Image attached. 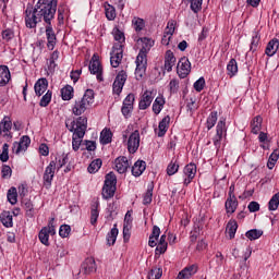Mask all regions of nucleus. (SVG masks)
<instances>
[{
  "label": "nucleus",
  "mask_w": 279,
  "mask_h": 279,
  "mask_svg": "<svg viewBox=\"0 0 279 279\" xmlns=\"http://www.w3.org/2000/svg\"><path fill=\"white\" fill-rule=\"evenodd\" d=\"M56 12H58V0H38L35 8L27 5L25 10V23L28 29H35L41 21L46 23L47 48L49 51H53L56 45H58V37L51 24V21L56 19Z\"/></svg>",
  "instance_id": "nucleus-1"
},
{
  "label": "nucleus",
  "mask_w": 279,
  "mask_h": 279,
  "mask_svg": "<svg viewBox=\"0 0 279 279\" xmlns=\"http://www.w3.org/2000/svg\"><path fill=\"white\" fill-rule=\"evenodd\" d=\"M138 43H142V48L135 61V80L141 81L145 80V75H147V53H149L150 49L154 47V40L144 37L140 38Z\"/></svg>",
  "instance_id": "nucleus-2"
},
{
  "label": "nucleus",
  "mask_w": 279,
  "mask_h": 279,
  "mask_svg": "<svg viewBox=\"0 0 279 279\" xmlns=\"http://www.w3.org/2000/svg\"><path fill=\"white\" fill-rule=\"evenodd\" d=\"M94 101H95V90L93 89L85 90L84 96L81 99L75 100L74 107L72 108L73 114H75V117H81V114H84V112H86V110H88V108L93 106Z\"/></svg>",
  "instance_id": "nucleus-3"
},
{
  "label": "nucleus",
  "mask_w": 279,
  "mask_h": 279,
  "mask_svg": "<svg viewBox=\"0 0 279 279\" xmlns=\"http://www.w3.org/2000/svg\"><path fill=\"white\" fill-rule=\"evenodd\" d=\"M114 193H117V174L109 172L105 177L101 195L105 199H112Z\"/></svg>",
  "instance_id": "nucleus-4"
},
{
  "label": "nucleus",
  "mask_w": 279,
  "mask_h": 279,
  "mask_svg": "<svg viewBox=\"0 0 279 279\" xmlns=\"http://www.w3.org/2000/svg\"><path fill=\"white\" fill-rule=\"evenodd\" d=\"M227 134H228V126H226L225 118H221L218 121V124L216 126V135L213 138L214 145H215V147H217V149H219V147H221V141H223V138H226Z\"/></svg>",
  "instance_id": "nucleus-5"
},
{
  "label": "nucleus",
  "mask_w": 279,
  "mask_h": 279,
  "mask_svg": "<svg viewBox=\"0 0 279 279\" xmlns=\"http://www.w3.org/2000/svg\"><path fill=\"white\" fill-rule=\"evenodd\" d=\"M89 71L92 75H96L98 82H104V68L101 66L98 54H94L92 57L89 62Z\"/></svg>",
  "instance_id": "nucleus-6"
},
{
  "label": "nucleus",
  "mask_w": 279,
  "mask_h": 279,
  "mask_svg": "<svg viewBox=\"0 0 279 279\" xmlns=\"http://www.w3.org/2000/svg\"><path fill=\"white\" fill-rule=\"evenodd\" d=\"M54 219L51 218V220L48 222L47 227H44L39 231V241L43 243V245L49 246V234L53 235L56 234V226H53Z\"/></svg>",
  "instance_id": "nucleus-7"
},
{
  "label": "nucleus",
  "mask_w": 279,
  "mask_h": 279,
  "mask_svg": "<svg viewBox=\"0 0 279 279\" xmlns=\"http://www.w3.org/2000/svg\"><path fill=\"white\" fill-rule=\"evenodd\" d=\"M122 60H123V45L114 44L111 51V58H110L111 66L113 69H118Z\"/></svg>",
  "instance_id": "nucleus-8"
},
{
  "label": "nucleus",
  "mask_w": 279,
  "mask_h": 279,
  "mask_svg": "<svg viewBox=\"0 0 279 279\" xmlns=\"http://www.w3.org/2000/svg\"><path fill=\"white\" fill-rule=\"evenodd\" d=\"M177 73L181 80L189 77L191 73V61H189V58L183 57L180 59L177 65Z\"/></svg>",
  "instance_id": "nucleus-9"
},
{
  "label": "nucleus",
  "mask_w": 279,
  "mask_h": 279,
  "mask_svg": "<svg viewBox=\"0 0 279 279\" xmlns=\"http://www.w3.org/2000/svg\"><path fill=\"white\" fill-rule=\"evenodd\" d=\"M138 147H141V133L138 130H135L128 140V151L130 154H136L138 151Z\"/></svg>",
  "instance_id": "nucleus-10"
},
{
  "label": "nucleus",
  "mask_w": 279,
  "mask_h": 279,
  "mask_svg": "<svg viewBox=\"0 0 279 279\" xmlns=\"http://www.w3.org/2000/svg\"><path fill=\"white\" fill-rule=\"evenodd\" d=\"M125 82H128V72L124 70L120 71L116 76L113 82V93L114 95H121L123 90V86H125Z\"/></svg>",
  "instance_id": "nucleus-11"
},
{
  "label": "nucleus",
  "mask_w": 279,
  "mask_h": 279,
  "mask_svg": "<svg viewBox=\"0 0 279 279\" xmlns=\"http://www.w3.org/2000/svg\"><path fill=\"white\" fill-rule=\"evenodd\" d=\"M56 165H58V161H50V163L47 166L45 172H44V184L49 189L51 186V182H53V178L56 175Z\"/></svg>",
  "instance_id": "nucleus-12"
},
{
  "label": "nucleus",
  "mask_w": 279,
  "mask_h": 279,
  "mask_svg": "<svg viewBox=\"0 0 279 279\" xmlns=\"http://www.w3.org/2000/svg\"><path fill=\"white\" fill-rule=\"evenodd\" d=\"M184 175L186 178L183 181L184 186H189L191 182H193V179L197 174V166L195 163H189L183 169Z\"/></svg>",
  "instance_id": "nucleus-13"
},
{
  "label": "nucleus",
  "mask_w": 279,
  "mask_h": 279,
  "mask_svg": "<svg viewBox=\"0 0 279 279\" xmlns=\"http://www.w3.org/2000/svg\"><path fill=\"white\" fill-rule=\"evenodd\" d=\"M12 120L9 117H4L3 120L0 122V134L3 138H12Z\"/></svg>",
  "instance_id": "nucleus-14"
},
{
  "label": "nucleus",
  "mask_w": 279,
  "mask_h": 279,
  "mask_svg": "<svg viewBox=\"0 0 279 279\" xmlns=\"http://www.w3.org/2000/svg\"><path fill=\"white\" fill-rule=\"evenodd\" d=\"M32 143V140L27 135H23L20 140V142L13 143V151L15 154H19L20 151H26L27 147H29V144Z\"/></svg>",
  "instance_id": "nucleus-15"
},
{
  "label": "nucleus",
  "mask_w": 279,
  "mask_h": 279,
  "mask_svg": "<svg viewBox=\"0 0 279 279\" xmlns=\"http://www.w3.org/2000/svg\"><path fill=\"white\" fill-rule=\"evenodd\" d=\"M154 101V90H145L138 104L140 110H147Z\"/></svg>",
  "instance_id": "nucleus-16"
},
{
  "label": "nucleus",
  "mask_w": 279,
  "mask_h": 279,
  "mask_svg": "<svg viewBox=\"0 0 279 279\" xmlns=\"http://www.w3.org/2000/svg\"><path fill=\"white\" fill-rule=\"evenodd\" d=\"M116 170L118 173H126L128 169H130V161L128 160V157L120 156L114 160Z\"/></svg>",
  "instance_id": "nucleus-17"
},
{
  "label": "nucleus",
  "mask_w": 279,
  "mask_h": 279,
  "mask_svg": "<svg viewBox=\"0 0 279 279\" xmlns=\"http://www.w3.org/2000/svg\"><path fill=\"white\" fill-rule=\"evenodd\" d=\"M198 269V266L197 264H193L191 266H187L185 268H183L177 279H190V278H193V276H195V272L197 271Z\"/></svg>",
  "instance_id": "nucleus-18"
},
{
  "label": "nucleus",
  "mask_w": 279,
  "mask_h": 279,
  "mask_svg": "<svg viewBox=\"0 0 279 279\" xmlns=\"http://www.w3.org/2000/svg\"><path fill=\"white\" fill-rule=\"evenodd\" d=\"M47 88H49V81L47 78H39L34 86L35 95L37 97L45 95Z\"/></svg>",
  "instance_id": "nucleus-19"
},
{
  "label": "nucleus",
  "mask_w": 279,
  "mask_h": 279,
  "mask_svg": "<svg viewBox=\"0 0 279 279\" xmlns=\"http://www.w3.org/2000/svg\"><path fill=\"white\" fill-rule=\"evenodd\" d=\"M165 70L168 71V73H171L173 71V66H175V56L173 54V51L167 50L165 56Z\"/></svg>",
  "instance_id": "nucleus-20"
},
{
  "label": "nucleus",
  "mask_w": 279,
  "mask_h": 279,
  "mask_svg": "<svg viewBox=\"0 0 279 279\" xmlns=\"http://www.w3.org/2000/svg\"><path fill=\"white\" fill-rule=\"evenodd\" d=\"M225 208L227 215H234V213H236V208H239V201L236 197H228L225 203Z\"/></svg>",
  "instance_id": "nucleus-21"
},
{
  "label": "nucleus",
  "mask_w": 279,
  "mask_h": 279,
  "mask_svg": "<svg viewBox=\"0 0 279 279\" xmlns=\"http://www.w3.org/2000/svg\"><path fill=\"white\" fill-rule=\"evenodd\" d=\"M96 269L97 267L93 257L86 258L81 266V271H83L84 274H93V271H96Z\"/></svg>",
  "instance_id": "nucleus-22"
},
{
  "label": "nucleus",
  "mask_w": 279,
  "mask_h": 279,
  "mask_svg": "<svg viewBox=\"0 0 279 279\" xmlns=\"http://www.w3.org/2000/svg\"><path fill=\"white\" fill-rule=\"evenodd\" d=\"M145 169H147V163L144 160H137L132 167V175L140 178V175H143Z\"/></svg>",
  "instance_id": "nucleus-23"
},
{
  "label": "nucleus",
  "mask_w": 279,
  "mask_h": 279,
  "mask_svg": "<svg viewBox=\"0 0 279 279\" xmlns=\"http://www.w3.org/2000/svg\"><path fill=\"white\" fill-rule=\"evenodd\" d=\"M10 80L11 74L8 65H0V86H7Z\"/></svg>",
  "instance_id": "nucleus-24"
},
{
  "label": "nucleus",
  "mask_w": 279,
  "mask_h": 279,
  "mask_svg": "<svg viewBox=\"0 0 279 279\" xmlns=\"http://www.w3.org/2000/svg\"><path fill=\"white\" fill-rule=\"evenodd\" d=\"M236 230H239V225L236 223V220H230L227 223L226 232L230 240L234 239L236 234Z\"/></svg>",
  "instance_id": "nucleus-25"
},
{
  "label": "nucleus",
  "mask_w": 279,
  "mask_h": 279,
  "mask_svg": "<svg viewBox=\"0 0 279 279\" xmlns=\"http://www.w3.org/2000/svg\"><path fill=\"white\" fill-rule=\"evenodd\" d=\"M260 128H263V118L257 116L251 121V132L253 134H258V132H260Z\"/></svg>",
  "instance_id": "nucleus-26"
},
{
  "label": "nucleus",
  "mask_w": 279,
  "mask_h": 279,
  "mask_svg": "<svg viewBox=\"0 0 279 279\" xmlns=\"http://www.w3.org/2000/svg\"><path fill=\"white\" fill-rule=\"evenodd\" d=\"M171 121V117L166 116L160 122H159V132L158 136L162 137L165 134H167V129L169 128V123Z\"/></svg>",
  "instance_id": "nucleus-27"
},
{
  "label": "nucleus",
  "mask_w": 279,
  "mask_h": 279,
  "mask_svg": "<svg viewBox=\"0 0 279 279\" xmlns=\"http://www.w3.org/2000/svg\"><path fill=\"white\" fill-rule=\"evenodd\" d=\"M0 221L4 228H12V226H14V222L12 221V214L10 211H3L0 215Z\"/></svg>",
  "instance_id": "nucleus-28"
},
{
  "label": "nucleus",
  "mask_w": 279,
  "mask_h": 279,
  "mask_svg": "<svg viewBox=\"0 0 279 279\" xmlns=\"http://www.w3.org/2000/svg\"><path fill=\"white\" fill-rule=\"evenodd\" d=\"M117 236H119V229H117V225H114L110 232L107 234V245H109V247L117 243Z\"/></svg>",
  "instance_id": "nucleus-29"
},
{
  "label": "nucleus",
  "mask_w": 279,
  "mask_h": 279,
  "mask_svg": "<svg viewBox=\"0 0 279 279\" xmlns=\"http://www.w3.org/2000/svg\"><path fill=\"white\" fill-rule=\"evenodd\" d=\"M165 98L162 96H158L153 104V112H155L156 114H160V112L165 108Z\"/></svg>",
  "instance_id": "nucleus-30"
},
{
  "label": "nucleus",
  "mask_w": 279,
  "mask_h": 279,
  "mask_svg": "<svg viewBox=\"0 0 279 279\" xmlns=\"http://www.w3.org/2000/svg\"><path fill=\"white\" fill-rule=\"evenodd\" d=\"M227 72L229 77H234L236 73H239V65L236 63V59H231L227 64Z\"/></svg>",
  "instance_id": "nucleus-31"
},
{
  "label": "nucleus",
  "mask_w": 279,
  "mask_h": 279,
  "mask_svg": "<svg viewBox=\"0 0 279 279\" xmlns=\"http://www.w3.org/2000/svg\"><path fill=\"white\" fill-rule=\"evenodd\" d=\"M100 143L101 145H108L112 143V131L110 129H105L100 133Z\"/></svg>",
  "instance_id": "nucleus-32"
},
{
  "label": "nucleus",
  "mask_w": 279,
  "mask_h": 279,
  "mask_svg": "<svg viewBox=\"0 0 279 279\" xmlns=\"http://www.w3.org/2000/svg\"><path fill=\"white\" fill-rule=\"evenodd\" d=\"M61 97L63 101H71L73 99V86L66 85L61 88Z\"/></svg>",
  "instance_id": "nucleus-33"
},
{
  "label": "nucleus",
  "mask_w": 279,
  "mask_h": 279,
  "mask_svg": "<svg viewBox=\"0 0 279 279\" xmlns=\"http://www.w3.org/2000/svg\"><path fill=\"white\" fill-rule=\"evenodd\" d=\"M278 47H279L278 39L270 40L266 47V54H268L269 57L274 56L276 51H278Z\"/></svg>",
  "instance_id": "nucleus-34"
},
{
  "label": "nucleus",
  "mask_w": 279,
  "mask_h": 279,
  "mask_svg": "<svg viewBox=\"0 0 279 279\" xmlns=\"http://www.w3.org/2000/svg\"><path fill=\"white\" fill-rule=\"evenodd\" d=\"M22 206L26 211L27 217H34V204L28 198L22 199Z\"/></svg>",
  "instance_id": "nucleus-35"
},
{
  "label": "nucleus",
  "mask_w": 279,
  "mask_h": 279,
  "mask_svg": "<svg viewBox=\"0 0 279 279\" xmlns=\"http://www.w3.org/2000/svg\"><path fill=\"white\" fill-rule=\"evenodd\" d=\"M167 247H169V243H167V235L163 234L160 236L156 252L159 254H165V252H167Z\"/></svg>",
  "instance_id": "nucleus-36"
},
{
  "label": "nucleus",
  "mask_w": 279,
  "mask_h": 279,
  "mask_svg": "<svg viewBox=\"0 0 279 279\" xmlns=\"http://www.w3.org/2000/svg\"><path fill=\"white\" fill-rule=\"evenodd\" d=\"M154 197V185H149L146 193L143 195L144 206H149Z\"/></svg>",
  "instance_id": "nucleus-37"
},
{
  "label": "nucleus",
  "mask_w": 279,
  "mask_h": 279,
  "mask_svg": "<svg viewBox=\"0 0 279 279\" xmlns=\"http://www.w3.org/2000/svg\"><path fill=\"white\" fill-rule=\"evenodd\" d=\"M101 165H104V162L101 161V159H95L93 160L88 168L87 171L88 173H97V171H99V169H101Z\"/></svg>",
  "instance_id": "nucleus-38"
},
{
  "label": "nucleus",
  "mask_w": 279,
  "mask_h": 279,
  "mask_svg": "<svg viewBox=\"0 0 279 279\" xmlns=\"http://www.w3.org/2000/svg\"><path fill=\"white\" fill-rule=\"evenodd\" d=\"M97 208H99V203H96L95 205L92 206V210H90V223H92V226H96L97 225V219H99V210Z\"/></svg>",
  "instance_id": "nucleus-39"
},
{
  "label": "nucleus",
  "mask_w": 279,
  "mask_h": 279,
  "mask_svg": "<svg viewBox=\"0 0 279 279\" xmlns=\"http://www.w3.org/2000/svg\"><path fill=\"white\" fill-rule=\"evenodd\" d=\"M53 96V92L48 90L40 99L39 106L40 108H47L49 104H51V97Z\"/></svg>",
  "instance_id": "nucleus-40"
},
{
  "label": "nucleus",
  "mask_w": 279,
  "mask_h": 279,
  "mask_svg": "<svg viewBox=\"0 0 279 279\" xmlns=\"http://www.w3.org/2000/svg\"><path fill=\"white\" fill-rule=\"evenodd\" d=\"M245 236L246 239H250V241H256V239H260V236H263V231L258 229H252L246 232Z\"/></svg>",
  "instance_id": "nucleus-41"
},
{
  "label": "nucleus",
  "mask_w": 279,
  "mask_h": 279,
  "mask_svg": "<svg viewBox=\"0 0 279 279\" xmlns=\"http://www.w3.org/2000/svg\"><path fill=\"white\" fill-rule=\"evenodd\" d=\"M113 38L117 40L116 45H123L125 43V34L119 28L113 29Z\"/></svg>",
  "instance_id": "nucleus-42"
},
{
  "label": "nucleus",
  "mask_w": 279,
  "mask_h": 279,
  "mask_svg": "<svg viewBox=\"0 0 279 279\" xmlns=\"http://www.w3.org/2000/svg\"><path fill=\"white\" fill-rule=\"evenodd\" d=\"M216 123H217V111H211L206 122L207 130H213Z\"/></svg>",
  "instance_id": "nucleus-43"
},
{
  "label": "nucleus",
  "mask_w": 279,
  "mask_h": 279,
  "mask_svg": "<svg viewBox=\"0 0 279 279\" xmlns=\"http://www.w3.org/2000/svg\"><path fill=\"white\" fill-rule=\"evenodd\" d=\"M8 201L12 206L19 202V194L16 193V187H11L8 192Z\"/></svg>",
  "instance_id": "nucleus-44"
},
{
  "label": "nucleus",
  "mask_w": 279,
  "mask_h": 279,
  "mask_svg": "<svg viewBox=\"0 0 279 279\" xmlns=\"http://www.w3.org/2000/svg\"><path fill=\"white\" fill-rule=\"evenodd\" d=\"M279 206V192L276 193L268 203V210H278Z\"/></svg>",
  "instance_id": "nucleus-45"
},
{
  "label": "nucleus",
  "mask_w": 279,
  "mask_h": 279,
  "mask_svg": "<svg viewBox=\"0 0 279 279\" xmlns=\"http://www.w3.org/2000/svg\"><path fill=\"white\" fill-rule=\"evenodd\" d=\"M68 160H69V157L63 156V157H56L54 160H51V162H57L56 163V169L58 171H60V169H62V167H64V165H66Z\"/></svg>",
  "instance_id": "nucleus-46"
},
{
  "label": "nucleus",
  "mask_w": 279,
  "mask_h": 279,
  "mask_svg": "<svg viewBox=\"0 0 279 279\" xmlns=\"http://www.w3.org/2000/svg\"><path fill=\"white\" fill-rule=\"evenodd\" d=\"M180 165L178 161H171L167 167V175H175V172L179 171Z\"/></svg>",
  "instance_id": "nucleus-47"
},
{
  "label": "nucleus",
  "mask_w": 279,
  "mask_h": 279,
  "mask_svg": "<svg viewBox=\"0 0 279 279\" xmlns=\"http://www.w3.org/2000/svg\"><path fill=\"white\" fill-rule=\"evenodd\" d=\"M135 32H142L145 27V20L141 17H134L132 21Z\"/></svg>",
  "instance_id": "nucleus-48"
},
{
  "label": "nucleus",
  "mask_w": 279,
  "mask_h": 279,
  "mask_svg": "<svg viewBox=\"0 0 279 279\" xmlns=\"http://www.w3.org/2000/svg\"><path fill=\"white\" fill-rule=\"evenodd\" d=\"M134 110V107L131 105L122 104L121 112L125 119H130L132 117V112Z\"/></svg>",
  "instance_id": "nucleus-49"
},
{
  "label": "nucleus",
  "mask_w": 279,
  "mask_h": 279,
  "mask_svg": "<svg viewBox=\"0 0 279 279\" xmlns=\"http://www.w3.org/2000/svg\"><path fill=\"white\" fill-rule=\"evenodd\" d=\"M9 149H10V145L3 144L2 153L0 155L1 162H8V160H10Z\"/></svg>",
  "instance_id": "nucleus-50"
},
{
  "label": "nucleus",
  "mask_w": 279,
  "mask_h": 279,
  "mask_svg": "<svg viewBox=\"0 0 279 279\" xmlns=\"http://www.w3.org/2000/svg\"><path fill=\"white\" fill-rule=\"evenodd\" d=\"M148 279H160L162 278V268H153L148 272Z\"/></svg>",
  "instance_id": "nucleus-51"
},
{
  "label": "nucleus",
  "mask_w": 279,
  "mask_h": 279,
  "mask_svg": "<svg viewBox=\"0 0 279 279\" xmlns=\"http://www.w3.org/2000/svg\"><path fill=\"white\" fill-rule=\"evenodd\" d=\"M191 3V10L194 14H197L202 10L203 0H187Z\"/></svg>",
  "instance_id": "nucleus-52"
},
{
  "label": "nucleus",
  "mask_w": 279,
  "mask_h": 279,
  "mask_svg": "<svg viewBox=\"0 0 279 279\" xmlns=\"http://www.w3.org/2000/svg\"><path fill=\"white\" fill-rule=\"evenodd\" d=\"M71 234V226L69 225H62L59 229V235L62 239H66Z\"/></svg>",
  "instance_id": "nucleus-53"
},
{
  "label": "nucleus",
  "mask_w": 279,
  "mask_h": 279,
  "mask_svg": "<svg viewBox=\"0 0 279 279\" xmlns=\"http://www.w3.org/2000/svg\"><path fill=\"white\" fill-rule=\"evenodd\" d=\"M204 86H206V80L204 77H199L194 83V89L196 93H202L204 90Z\"/></svg>",
  "instance_id": "nucleus-54"
},
{
  "label": "nucleus",
  "mask_w": 279,
  "mask_h": 279,
  "mask_svg": "<svg viewBox=\"0 0 279 279\" xmlns=\"http://www.w3.org/2000/svg\"><path fill=\"white\" fill-rule=\"evenodd\" d=\"M14 38V31L7 28L2 31V39L5 40V43H10Z\"/></svg>",
  "instance_id": "nucleus-55"
},
{
  "label": "nucleus",
  "mask_w": 279,
  "mask_h": 279,
  "mask_svg": "<svg viewBox=\"0 0 279 279\" xmlns=\"http://www.w3.org/2000/svg\"><path fill=\"white\" fill-rule=\"evenodd\" d=\"M75 125L78 126V128H84V129L87 130V128H88V118H86V117H78L76 119Z\"/></svg>",
  "instance_id": "nucleus-56"
},
{
  "label": "nucleus",
  "mask_w": 279,
  "mask_h": 279,
  "mask_svg": "<svg viewBox=\"0 0 279 279\" xmlns=\"http://www.w3.org/2000/svg\"><path fill=\"white\" fill-rule=\"evenodd\" d=\"M131 230H132V226L123 225L124 243H128V241H130V236H132V233L130 232Z\"/></svg>",
  "instance_id": "nucleus-57"
},
{
  "label": "nucleus",
  "mask_w": 279,
  "mask_h": 279,
  "mask_svg": "<svg viewBox=\"0 0 279 279\" xmlns=\"http://www.w3.org/2000/svg\"><path fill=\"white\" fill-rule=\"evenodd\" d=\"M106 17L108 19V21H114V19H117V11L113 7H109L108 9H106Z\"/></svg>",
  "instance_id": "nucleus-58"
},
{
  "label": "nucleus",
  "mask_w": 279,
  "mask_h": 279,
  "mask_svg": "<svg viewBox=\"0 0 279 279\" xmlns=\"http://www.w3.org/2000/svg\"><path fill=\"white\" fill-rule=\"evenodd\" d=\"M82 145V138L73 135L72 137V148L74 151H80V147Z\"/></svg>",
  "instance_id": "nucleus-59"
},
{
  "label": "nucleus",
  "mask_w": 279,
  "mask_h": 279,
  "mask_svg": "<svg viewBox=\"0 0 279 279\" xmlns=\"http://www.w3.org/2000/svg\"><path fill=\"white\" fill-rule=\"evenodd\" d=\"M73 132H74L73 136H76L77 138H82L86 134V129H84L83 126H76L74 128Z\"/></svg>",
  "instance_id": "nucleus-60"
},
{
  "label": "nucleus",
  "mask_w": 279,
  "mask_h": 279,
  "mask_svg": "<svg viewBox=\"0 0 279 279\" xmlns=\"http://www.w3.org/2000/svg\"><path fill=\"white\" fill-rule=\"evenodd\" d=\"M134 101H136V97L134 96V94H129L124 98L123 104L126 106H132L134 108Z\"/></svg>",
  "instance_id": "nucleus-61"
},
{
  "label": "nucleus",
  "mask_w": 279,
  "mask_h": 279,
  "mask_svg": "<svg viewBox=\"0 0 279 279\" xmlns=\"http://www.w3.org/2000/svg\"><path fill=\"white\" fill-rule=\"evenodd\" d=\"M250 213H258V210H260V204H258V202H251L247 206Z\"/></svg>",
  "instance_id": "nucleus-62"
},
{
  "label": "nucleus",
  "mask_w": 279,
  "mask_h": 279,
  "mask_svg": "<svg viewBox=\"0 0 279 279\" xmlns=\"http://www.w3.org/2000/svg\"><path fill=\"white\" fill-rule=\"evenodd\" d=\"M85 147L87 149V151H95V149H97V143H95V141H85Z\"/></svg>",
  "instance_id": "nucleus-63"
},
{
  "label": "nucleus",
  "mask_w": 279,
  "mask_h": 279,
  "mask_svg": "<svg viewBox=\"0 0 279 279\" xmlns=\"http://www.w3.org/2000/svg\"><path fill=\"white\" fill-rule=\"evenodd\" d=\"M1 173H2V178H10V175H12V168H10V166H3L2 167V170H1Z\"/></svg>",
  "instance_id": "nucleus-64"
}]
</instances>
